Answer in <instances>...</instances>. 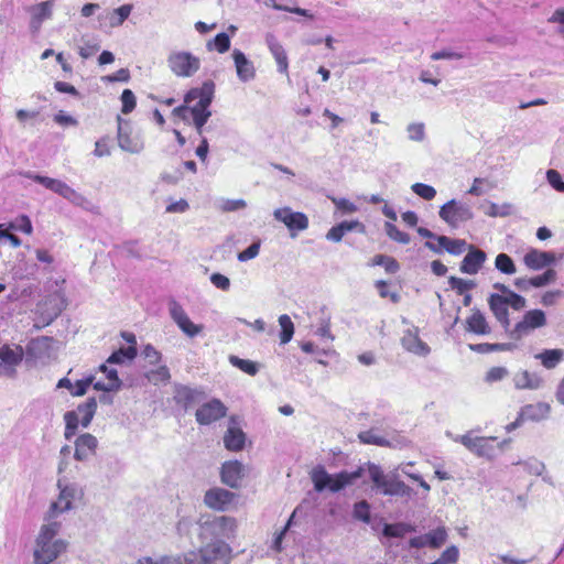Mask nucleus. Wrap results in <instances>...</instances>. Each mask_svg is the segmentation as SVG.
Returning a JSON list of instances; mask_svg holds the SVG:
<instances>
[{
    "mask_svg": "<svg viewBox=\"0 0 564 564\" xmlns=\"http://www.w3.org/2000/svg\"><path fill=\"white\" fill-rule=\"evenodd\" d=\"M358 438L364 444H372V445L386 446V447H391L392 446V444H391V442L389 440H387L386 437L379 435L376 432V430H373V429L360 432L358 434Z\"/></svg>",
    "mask_w": 564,
    "mask_h": 564,
    "instance_id": "nucleus-35",
    "label": "nucleus"
},
{
    "mask_svg": "<svg viewBox=\"0 0 564 564\" xmlns=\"http://www.w3.org/2000/svg\"><path fill=\"white\" fill-rule=\"evenodd\" d=\"M236 495L224 488H212L205 492V505L217 511H225L232 503Z\"/></svg>",
    "mask_w": 564,
    "mask_h": 564,
    "instance_id": "nucleus-17",
    "label": "nucleus"
},
{
    "mask_svg": "<svg viewBox=\"0 0 564 564\" xmlns=\"http://www.w3.org/2000/svg\"><path fill=\"white\" fill-rule=\"evenodd\" d=\"M246 206L245 199H221L219 202V208L225 213L243 209Z\"/></svg>",
    "mask_w": 564,
    "mask_h": 564,
    "instance_id": "nucleus-52",
    "label": "nucleus"
},
{
    "mask_svg": "<svg viewBox=\"0 0 564 564\" xmlns=\"http://www.w3.org/2000/svg\"><path fill=\"white\" fill-rule=\"evenodd\" d=\"M94 379L95 377L94 376H89L85 379H82V380H77L75 382V384H73V389L70 390V394L74 395V397H82L84 395L89 386L94 382Z\"/></svg>",
    "mask_w": 564,
    "mask_h": 564,
    "instance_id": "nucleus-51",
    "label": "nucleus"
},
{
    "mask_svg": "<svg viewBox=\"0 0 564 564\" xmlns=\"http://www.w3.org/2000/svg\"><path fill=\"white\" fill-rule=\"evenodd\" d=\"M275 220L281 221L290 230L291 237H295V231H303L308 228V218L304 213L294 212L290 207L276 208L273 212Z\"/></svg>",
    "mask_w": 564,
    "mask_h": 564,
    "instance_id": "nucleus-13",
    "label": "nucleus"
},
{
    "mask_svg": "<svg viewBox=\"0 0 564 564\" xmlns=\"http://www.w3.org/2000/svg\"><path fill=\"white\" fill-rule=\"evenodd\" d=\"M340 227L343 228L344 232L347 234L349 231H357L360 234H365L366 227L362 223L358 220H350V221H341L339 223Z\"/></svg>",
    "mask_w": 564,
    "mask_h": 564,
    "instance_id": "nucleus-63",
    "label": "nucleus"
},
{
    "mask_svg": "<svg viewBox=\"0 0 564 564\" xmlns=\"http://www.w3.org/2000/svg\"><path fill=\"white\" fill-rule=\"evenodd\" d=\"M448 284L451 289L455 290L459 295L467 293L468 290H471L476 286L475 281L464 280L457 276H451L448 279Z\"/></svg>",
    "mask_w": 564,
    "mask_h": 564,
    "instance_id": "nucleus-43",
    "label": "nucleus"
},
{
    "mask_svg": "<svg viewBox=\"0 0 564 564\" xmlns=\"http://www.w3.org/2000/svg\"><path fill=\"white\" fill-rule=\"evenodd\" d=\"M458 549L455 545L447 547L441 556L431 564H452L458 560Z\"/></svg>",
    "mask_w": 564,
    "mask_h": 564,
    "instance_id": "nucleus-48",
    "label": "nucleus"
},
{
    "mask_svg": "<svg viewBox=\"0 0 564 564\" xmlns=\"http://www.w3.org/2000/svg\"><path fill=\"white\" fill-rule=\"evenodd\" d=\"M139 564H186V556L182 558L181 556L171 557L166 556L161 558L160 561H153L150 557H145L139 561Z\"/></svg>",
    "mask_w": 564,
    "mask_h": 564,
    "instance_id": "nucleus-59",
    "label": "nucleus"
},
{
    "mask_svg": "<svg viewBox=\"0 0 564 564\" xmlns=\"http://www.w3.org/2000/svg\"><path fill=\"white\" fill-rule=\"evenodd\" d=\"M557 273L554 269H546L542 274L531 278L532 288H543L556 281Z\"/></svg>",
    "mask_w": 564,
    "mask_h": 564,
    "instance_id": "nucleus-42",
    "label": "nucleus"
},
{
    "mask_svg": "<svg viewBox=\"0 0 564 564\" xmlns=\"http://www.w3.org/2000/svg\"><path fill=\"white\" fill-rule=\"evenodd\" d=\"M230 549L225 542H214L203 547L199 553L186 556V564H228Z\"/></svg>",
    "mask_w": 564,
    "mask_h": 564,
    "instance_id": "nucleus-8",
    "label": "nucleus"
},
{
    "mask_svg": "<svg viewBox=\"0 0 564 564\" xmlns=\"http://www.w3.org/2000/svg\"><path fill=\"white\" fill-rule=\"evenodd\" d=\"M368 474L373 484L372 488L383 496L410 498L414 494L413 489L399 478L397 470L386 474L379 465L368 463Z\"/></svg>",
    "mask_w": 564,
    "mask_h": 564,
    "instance_id": "nucleus-5",
    "label": "nucleus"
},
{
    "mask_svg": "<svg viewBox=\"0 0 564 564\" xmlns=\"http://www.w3.org/2000/svg\"><path fill=\"white\" fill-rule=\"evenodd\" d=\"M316 334L321 337H327L329 339H334L330 334V316L325 315L321 318L319 327L317 328Z\"/></svg>",
    "mask_w": 564,
    "mask_h": 564,
    "instance_id": "nucleus-64",
    "label": "nucleus"
},
{
    "mask_svg": "<svg viewBox=\"0 0 564 564\" xmlns=\"http://www.w3.org/2000/svg\"><path fill=\"white\" fill-rule=\"evenodd\" d=\"M20 175L31 178L34 182L43 185L45 188L61 195L72 204L76 206H84L85 203H87V199L85 196H83L80 193L76 192L74 188L68 186L66 183L52 178L48 176H43L40 174H34L32 172H20Z\"/></svg>",
    "mask_w": 564,
    "mask_h": 564,
    "instance_id": "nucleus-7",
    "label": "nucleus"
},
{
    "mask_svg": "<svg viewBox=\"0 0 564 564\" xmlns=\"http://www.w3.org/2000/svg\"><path fill=\"white\" fill-rule=\"evenodd\" d=\"M430 547L437 549L443 545L447 539V532L444 528H437L426 533Z\"/></svg>",
    "mask_w": 564,
    "mask_h": 564,
    "instance_id": "nucleus-46",
    "label": "nucleus"
},
{
    "mask_svg": "<svg viewBox=\"0 0 564 564\" xmlns=\"http://www.w3.org/2000/svg\"><path fill=\"white\" fill-rule=\"evenodd\" d=\"M226 414L227 406L219 399H213L203 403L196 410L195 417L198 424L209 425L226 416Z\"/></svg>",
    "mask_w": 564,
    "mask_h": 564,
    "instance_id": "nucleus-15",
    "label": "nucleus"
},
{
    "mask_svg": "<svg viewBox=\"0 0 564 564\" xmlns=\"http://www.w3.org/2000/svg\"><path fill=\"white\" fill-rule=\"evenodd\" d=\"M352 516L355 519L365 523L370 522V505L366 500H361L354 506Z\"/></svg>",
    "mask_w": 564,
    "mask_h": 564,
    "instance_id": "nucleus-45",
    "label": "nucleus"
},
{
    "mask_svg": "<svg viewBox=\"0 0 564 564\" xmlns=\"http://www.w3.org/2000/svg\"><path fill=\"white\" fill-rule=\"evenodd\" d=\"M556 262V257L551 251H543L539 249H530L523 256V263L525 267L533 271L542 269H550L549 267Z\"/></svg>",
    "mask_w": 564,
    "mask_h": 564,
    "instance_id": "nucleus-19",
    "label": "nucleus"
},
{
    "mask_svg": "<svg viewBox=\"0 0 564 564\" xmlns=\"http://www.w3.org/2000/svg\"><path fill=\"white\" fill-rule=\"evenodd\" d=\"M368 474L373 484L372 488L383 496L410 498L414 494L413 489L399 478L397 470L386 474L379 465L368 463Z\"/></svg>",
    "mask_w": 564,
    "mask_h": 564,
    "instance_id": "nucleus-4",
    "label": "nucleus"
},
{
    "mask_svg": "<svg viewBox=\"0 0 564 564\" xmlns=\"http://www.w3.org/2000/svg\"><path fill=\"white\" fill-rule=\"evenodd\" d=\"M372 265H382L387 273L394 274L400 270L399 262L386 254H377L372 258Z\"/></svg>",
    "mask_w": 564,
    "mask_h": 564,
    "instance_id": "nucleus-41",
    "label": "nucleus"
},
{
    "mask_svg": "<svg viewBox=\"0 0 564 564\" xmlns=\"http://www.w3.org/2000/svg\"><path fill=\"white\" fill-rule=\"evenodd\" d=\"M137 356V347H121L113 351L107 359L108 364H123L126 360H133Z\"/></svg>",
    "mask_w": 564,
    "mask_h": 564,
    "instance_id": "nucleus-36",
    "label": "nucleus"
},
{
    "mask_svg": "<svg viewBox=\"0 0 564 564\" xmlns=\"http://www.w3.org/2000/svg\"><path fill=\"white\" fill-rule=\"evenodd\" d=\"M215 91V84L206 80L202 87L191 89L185 96V105L174 109V113L186 122H193L199 134L208 118V110Z\"/></svg>",
    "mask_w": 564,
    "mask_h": 564,
    "instance_id": "nucleus-2",
    "label": "nucleus"
},
{
    "mask_svg": "<svg viewBox=\"0 0 564 564\" xmlns=\"http://www.w3.org/2000/svg\"><path fill=\"white\" fill-rule=\"evenodd\" d=\"M491 188V184L485 178H475L468 193L470 195L480 196Z\"/></svg>",
    "mask_w": 564,
    "mask_h": 564,
    "instance_id": "nucleus-54",
    "label": "nucleus"
},
{
    "mask_svg": "<svg viewBox=\"0 0 564 564\" xmlns=\"http://www.w3.org/2000/svg\"><path fill=\"white\" fill-rule=\"evenodd\" d=\"M477 430H471L465 435L454 436L453 440L462 443L468 451L477 456L490 458L494 451V438L480 436Z\"/></svg>",
    "mask_w": 564,
    "mask_h": 564,
    "instance_id": "nucleus-11",
    "label": "nucleus"
},
{
    "mask_svg": "<svg viewBox=\"0 0 564 564\" xmlns=\"http://www.w3.org/2000/svg\"><path fill=\"white\" fill-rule=\"evenodd\" d=\"M402 346L405 350L417 356H426L430 354V347L417 335V329H408L402 339Z\"/></svg>",
    "mask_w": 564,
    "mask_h": 564,
    "instance_id": "nucleus-26",
    "label": "nucleus"
},
{
    "mask_svg": "<svg viewBox=\"0 0 564 564\" xmlns=\"http://www.w3.org/2000/svg\"><path fill=\"white\" fill-rule=\"evenodd\" d=\"M132 10V4H123L110 13L109 24L111 28L120 26L130 15Z\"/></svg>",
    "mask_w": 564,
    "mask_h": 564,
    "instance_id": "nucleus-38",
    "label": "nucleus"
},
{
    "mask_svg": "<svg viewBox=\"0 0 564 564\" xmlns=\"http://www.w3.org/2000/svg\"><path fill=\"white\" fill-rule=\"evenodd\" d=\"M534 358L540 360L544 368L554 369L564 359V350L560 348L545 349L536 354Z\"/></svg>",
    "mask_w": 564,
    "mask_h": 564,
    "instance_id": "nucleus-30",
    "label": "nucleus"
},
{
    "mask_svg": "<svg viewBox=\"0 0 564 564\" xmlns=\"http://www.w3.org/2000/svg\"><path fill=\"white\" fill-rule=\"evenodd\" d=\"M123 113H130L135 108V96L130 89H124L121 94Z\"/></svg>",
    "mask_w": 564,
    "mask_h": 564,
    "instance_id": "nucleus-53",
    "label": "nucleus"
},
{
    "mask_svg": "<svg viewBox=\"0 0 564 564\" xmlns=\"http://www.w3.org/2000/svg\"><path fill=\"white\" fill-rule=\"evenodd\" d=\"M546 180L554 189L564 193V182L556 170H549L546 172Z\"/></svg>",
    "mask_w": 564,
    "mask_h": 564,
    "instance_id": "nucleus-57",
    "label": "nucleus"
},
{
    "mask_svg": "<svg viewBox=\"0 0 564 564\" xmlns=\"http://www.w3.org/2000/svg\"><path fill=\"white\" fill-rule=\"evenodd\" d=\"M467 250L468 252L460 262L459 270L466 274H476L487 259L486 252L474 246H469Z\"/></svg>",
    "mask_w": 564,
    "mask_h": 564,
    "instance_id": "nucleus-25",
    "label": "nucleus"
},
{
    "mask_svg": "<svg viewBox=\"0 0 564 564\" xmlns=\"http://www.w3.org/2000/svg\"><path fill=\"white\" fill-rule=\"evenodd\" d=\"M409 139L420 141L425 137L423 123H411L408 127Z\"/></svg>",
    "mask_w": 564,
    "mask_h": 564,
    "instance_id": "nucleus-62",
    "label": "nucleus"
},
{
    "mask_svg": "<svg viewBox=\"0 0 564 564\" xmlns=\"http://www.w3.org/2000/svg\"><path fill=\"white\" fill-rule=\"evenodd\" d=\"M144 377L148 379L149 382L156 386L159 383H167L171 379V373L170 369L166 366L162 365L155 369L148 370L144 373Z\"/></svg>",
    "mask_w": 564,
    "mask_h": 564,
    "instance_id": "nucleus-33",
    "label": "nucleus"
},
{
    "mask_svg": "<svg viewBox=\"0 0 564 564\" xmlns=\"http://www.w3.org/2000/svg\"><path fill=\"white\" fill-rule=\"evenodd\" d=\"M205 399V392L198 389H193L187 386L176 384L174 389V400L177 404L182 405L184 410L191 409L193 405L198 404Z\"/></svg>",
    "mask_w": 564,
    "mask_h": 564,
    "instance_id": "nucleus-22",
    "label": "nucleus"
},
{
    "mask_svg": "<svg viewBox=\"0 0 564 564\" xmlns=\"http://www.w3.org/2000/svg\"><path fill=\"white\" fill-rule=\"evenodd\" d=\"M260 251V242H253L248 248H246L243 251L238 253V260L241 262L251 260L256 258L259 254Z\"/></svg>",
    "mask_w": 564,
    "mask_h": 564,
    "instance_id": "nucleus-58",
    "label": "nucleus"
},
{
    "mask_svg": "<svg viewBox=\"0 0 564 564\" xmlns=\"http://www.w3.org/2000/svg\"><path fill=\"white\" fill-rule=\"evenodd\" d=\"M167 306L170 317L187 337L194 338L203 332L204 326L194 324L183 306L175 299L171 297Z\"/></svg>",
    "mask_w": 564,
    "mask_h": 564,
    "instance_id": "nucleus-12",
    "label": "nucleus"
},
{
    "mask_svg": "<svg viewBox=\"0 0 564 564\" xmlns=\"http://www.w3.org/2000/svg\"><path fill=\"white\" fill-rule=\"evenodd\" d=\"M57 486L61 489V501H65L61 507V511H67L72 508V500L76 497L78 489L76 485H66L62 487L61 480H58Z\"/></svg>",
    "mask_w": 564,
    "mask_h": 564,
    "instance_id": "nucleus-37",
    "label": "nucleus"
},
{
    "mask_svg": "<svg viewBox=\"0 0 564 564\" xmlns=\"http://www.w3.org/2000/svg\"><path fill=\"white\" fill-rule=\"evenodd\" d=\"M40 117L39 110H25L20 109L17 111V119L20 123L26 124V123H35L37 118Z\"/></svg>",
    "mask_w": 564,
    "mask_h": 564,
    "instance_id": "nucleus-55",
    "label": "nucleus"
},
{
    "mask_svg": "<svg viewBox=\"0 0 564 564\" xmlns=\"http://www.w3.org/2000/svg\"><path fill=\"white\" fill-rule=\"evenodd\" d=\"M243 476L245 468L239 460H228L221 465L220 478L226 486L237 489Z\"/></svg>",
    "mask_w": 564,
    "mask_h": 564,
    "instance_id": "nucleus-20",
    "label": "nucleus"
},
{
    "mask_svg": "<svg viewBox=\"0 0 564 564\" xmlns=\"http://www.w3.org/2000/svg\"><path fill=\"white\" fill-rule=\"evenodd\" d=\"M53 7H54V1L47 0V1H43L41 3L34 4L28 9L29 13L31 14L30 30L32 33L36 34L40 31L42 23L45 20L52 18Z\"/></svg>",
    "mask_w": 564,
    "mask_h": 564,
    "instance_id": "nucleus-21",
    "label": "nucleus"
},
{
    "mask_svg": "<svg viewBox=\"0 0 564 564\" xmlns=\"http://www.w3.org/2000/svg\"><path fill=\"white\" fill-rule=\"evenodd\" d=\"M245 443L246 434L239 427L237 416L232 415L229 419L228 429L224 435V445L228 451L240 452L243 449Z\"/></svg>",
    "mask_w": 564,
    "mask_h": 564,
    "instance_id": "nucleus-18",
    "label": "nucleus"
},
{
    "mask_svg": "<svg viewBox=\"0 0 564 564\" xmlns=\"http://www.w3.org/2000/svg\"><path fill=\"white\" fill-rule=\"evenodd\" d=\"M496 269L506 274H513L517 271L513 260L507 253L496 257Z\"/></svg>",
    "mask_w": 564,
    "mask_h": 564,
    "instance_id": "nucleus-44",
    "label": "nucleus"
},
{
    "mask_svg": "<svg viewBox=\"0 0 564 564\" xmlns=\"http://www.w3.org/2000/svg\"><path fill=\"white\" fill-rule=\"evenodd\" d=\"M229 362L234 367L238 368L239 370H241L250 376H256L260 369V366L258 362L249 360V359H242L235 355L229 356Z\"/></svg>",
    "mask_w": 564,
    "mask_h": 564,
    "instance_id": "nucleus-32",
    "label": "nucleus"
},
{
    "mask_svg": "<svg viewBox=\"0 0 564 564\" xmlns=\"http://www.w3.org/2000/svg\"><path fill=\"white\" fill-rule=\"evenodd\" d=\"M231 56L238 79L241 83L253 80L256 78V67L253 63L246 56V54L240 50L235 48Z\"/></svg>",
    "mask_w": 564,
    "mask_h": 564,
    "instance_id": "nucleus-23",
    "label": "nucleus"
},
{
    "mask_svg": "<svg viewBox=\"0 0 564 564\" xmlns=\"http://www.w3.org/2000/svg\"><path fill=\"white\" fill-rule=\"evenodd\" d=\"M213 285L221 291H228L230 288V280L221 273H213L210 275Z\"/></svg>",
    "mask_w": 564,
    "mask_h": 564,
    "instance_id": "nucleus-61",
    "label": "nucleus"
},
{
    "mask_svg": "<svg viewBox=\"0 0 564 564\" xmlns=\"http://www.w3.org/2000/svg\"><path fill=\"white\" fill-rule=\"evenodd\" d=\"M517 464L522 465L528 473L536 476L542 475V473L545 470L544 463L535 458H530L529 460H525L523 463L518 462Z\"/></svg>",
    "mask_w": 564,
    "mask_h": 564,
    "instance_id": "nucleus-49",
    "label": "nucleus"
},
{
    "mask_svg": "<svg viewBox=\"0 0 564 564\" xmlns=\"http://www.w3.org/2000/svg\"><path fill=\"white\" fill-rule=\"evenodd\" d=\"M496 290L501 292V294H496V319L501 323L512 339L525 337L546 325L545 313L535 308L525 312L522 319L513 328H510L509 308L519 312L525 307L527 300L500 283H496Z\"/></svg>",
    "mask_w": 564,
    "mask_h": 564,
    "instance_id": "nucleus-1",
    "label": "nucleus"
},
{
    "mask_svg": "<svg viewBox=\"0 0 564 564\" xmlns=\"http://www.w3.org/2000/svg\"><path fill=\"white\" fill-rule=\"evenodd\" d=\"M97 447V438L90 433H84L75 440L74 458L78 462H86L96 454Z\"/></svg>",
    "mask_w": 564,
    "mask_h": 564,
    "instance_id": "nucleus-24",
    "label": "nucleus"
},
{
    "mask_svg": "<svg viewBox=\"0 0 564 564\" xmlns=\"http://www.w3.org/2000/svg\"><path fill=\"white\" fill-rule=\"evenodd\" d=\"M411 189L425 200H432L436 195L435 188L424 183H414Z\"/></svg>",
    "mask_w": 564,
    "mask_h": 564,
    "instance_id": "nucleus-47",
    "label": "nucleus"
},
{
    "mask_svg": "<svg viewBox=\"0 0 564 564\" xmlns=\"http://www.w3.org/2000/svg\"><path fill=\"white\" fill-rule=\"evenodd\" d=\"M279 324L281 326L280 341L281 344H288L294 335V324L286 314L279 317Z\"/></svg>",
    "mask_w": 564,
    "mask_h": 564,
    "instance_id": "nucleus-39",
    "label": "nucleus"
},
{
    "mask_svg": "<svg viewBox=\"0 0 564 564\" xmlns=\"http://www.w3.org/2000/svg\"><path fill=\"white\" fill-rule=\"evenodd\" d=\"M97 410V400L95 397L88 398L86 402L79 404L75 412L78 416L82 415L80 424L83 427H88Z\"/></svg>",
    "mask_w": 564,
    "mask_h": 564,
    "instance_id": "nucleus-31",
    "label": "nucleus"
},
{
    "mask_svg": "<svg viewBox=\"0 0 564 564\" xmlns=\"http://www.w3.org/2000/svg\"><path fill=\"white\" fill-rule=\"evenodd\" d=\"M12 228H14L15 230H19L21 232H24L26 235H30L32 232V223L30 220V218L25 215H22L20 216L19 218H17L15 223H13L12 225Z\"/></svg>",
    "mask_w": 564,
    "mask_h": 564,
    "instance_id": "nucleus-60",
    "label": "nucleus"
},
{
    "mask_svg": "<svg viewBox=\"0 0 564 564\" xmlns=\"http://www.w3.org/2000/svg\"><path fill=\"white\" fill-rule=\"evenodd\" d=\"M364 469L359 467L354 471L343 470L338 474H328L324 466H316L311 473V479L314 489L322 492L328 489L332 492H338L347 486L352 485L358 478L361 477Z\"/></svg>",
    "mask_w": 564,
    "mask_h": 564,
    "instance_id": "nucleus-6",
    "label": "nucleus"
},
{
    "mask_svg": "<svg viewBox=\"0 0 564 564\" xmlns=\"http://www.w3.org/2000/svg\"><path fill=\"white\" fill-rule=\"evenodd\" d=\"M466 329L468 332L485 335L490 332V327L479 310H474L473 314L466 319Z\"/></svg>",
    "mask_w": 564,
    "mask_h": 564,
    "instance_id": "nucleus-28",
    "label": "nucleus"
},
{
    "mask_svg": "<svg viewBox=\"0 0 564 564\" xmlns=\"http://www.w3.org/2000/svg\"><path fill=\"white\" fill-rule=\"evenodd\" d=\"M386 235L393 241L399 242L401 245H408L411 241V237L409 234L401 231L395 225L390 221L384 224Z\"/></svg>",
    "mask_w": 564,
    "mask_h": 564,
    "instance_id": "nucleus-40",
    "label": "nucleus"
},
{
    "mask_svg": "<svg viewBox=\"0 0 564 564\" xmlns=\"http://www.w3.org/2000/svg\"><path fill=\"white\" fill-rule=\"evenodd\" d=\"M142 355L152 366L159 365L162 360V354L151 344L144 346Z\"/></svg>",
    "mask_w": 564,
    "mask_h": 564,
    "instance_id": "nucleus-50",
    "label": "nucleus"
},
{
    "mask_svg": "<svg viewBox=\"0 0 564 564\" xmlns=\"http://www.w3.org/2000/svg\"><path fill=\"white\" fill-rule=\"evenodd\" d=\"M23 360V350L21 347L12 349L9 345L0 347V377L14 378L17 367Z\"/></svg>",
    "mask_w": 564,
    "mask_h": 564,
    "instance_id": "nucleus-14",
    "label": "nucleus"
},
{
    "mask_svg": "<svg viewBox=\"0 0 564 564\" xmlns=\"http://www.w3.org/2000/svg\"><path fill=\"white\" fill-rule=\"evenodd\" d=\"M167 65L178 77H191L200 67V61L188 52H173L167 58Z\"/></svg>",
    "mask_w": 564,
    "mask_h": 564,
    "instance_id": "nucleus-10",
    "label": "nucleus"
},
{
    "mask_svg": "<svg viewBox=\"0 0 564 564\" xmlns=\"http://www.w3.org/2000/svg\"><path fill=\"white\" fill-rule=\"evenodd\" d=\"M438 216L452 228L470 220L474 216L471 206L462 200L451 199L441 206Z\"/></svg>",
    "mask_w": 564,
    "mask_h": 564,
    "instance_id": "nucleus-9",
    "label": "nucleus"
},
{
    "mask_svg": "<svg viewBox=\"0 0 564 564\" xmlns=\"http://www.w3.org/2000/svg\"><path fill=\"white\" fill-rule=\"evenodd\" d=\"M265 42L278 64V70L282 74H288L289 62L282 44L272 34L267 35Z\"/></svg>",
    "mask_w": 564,
    "mask_h": 564,
    "instance_id": "nucleus-27",
    "label": "nucleus"
},
{
    "mask_svg": "<svg viewBox=\"0 0 564 564\" xmlns=\"http://www.w3.org/2000/svg\"><path fill=\"white\" fill-rule=\"evenodd\" d=\"M414 531V528L408 523H386L382 529V534L387 538H402L408 532Z\"/></svg>",
    "mask_w": 564,
    "mask_h": 564,
    "instance_id": "nucleus-34",
    "label": "nucleus"
},
{
    "mask_svg": "<svg viewBox=\"0 0 564 564\" xmlns=\"http://www.w3.org/2000/svg\"><path fill=\"white\" fill-rule=\"evenodd\" d=\"M436 240L443 247V250L453 256H460L470 246L464 239H453L447 236H438Z\"/></svg>",
    "mask_w": 564,
    "mask_h": 564,
    "instance_id": "nucleus-29",
    "label": "nucleus"
},
{
    "mask_svg": "<svg viewBox=\"0 0 564 564\" xmlns=\"http://www.w3.org/2000/svg\"><path fill=\"white\" fill-rule=\"evenodd\" d=\"M550 406L546 403L528 404L523 406L517 420L506 426L508 432L520 426L523 421H540L547 416Z\"/></svg>",
    "mask_w": 564,
    "mask_h": 564,
    "instance_id": "nucleus-16",
    "label": "nucleus"
},
{
    "mask_svg": "<svg viewBox=\"0 0 564 564\" xmlns=\"http://www.w3.org/2000/svg\"><path fill=\"white\" fill-rule=\"evenodd\" d=\"M214 48L219 53H225L230 48V39L227 33L217 34L213 41Z\"/></svg>",
    "mask_w": 564,
    "mask_h": 564,
    "instance_id": "nucleus-56",
    "label": "nucleus"
},
{
    "mask_svg": "<svg viewBox=\"0 0 564 564\" xmlns=\"http://www.w3.org/2000/svg\"><path fill=\"white\" fill-rule=\"evenodd\" d=\"M61 524L56 521L42 525L33 552L34 564H51L67 549V542L56 539Z\"/></svg>",
    "mask_w": 564,
    "mask_h": 564,
    "instance_id": "nucleus-3",
    "label": "nucleus"
}]
</instances>
